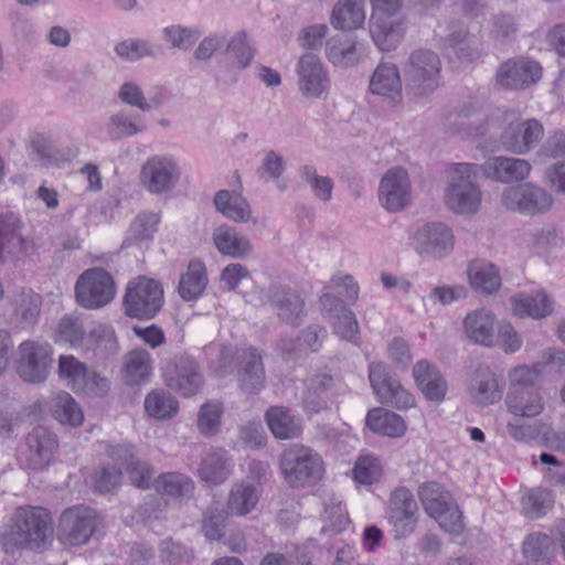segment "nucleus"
<instances>
[{
	"label": "nucleus",
	"instance_id": "26",
	"mask_svg": "<svg viewBox=\"0 0 565 565\" xmlns=\"http://www.w3.org/2000/svg\"><path fill=\"white\" fill-rule=\"evenodd\" d=\"M237 379L246 394H257L265 387V369L262 355L255 348H248L239 358Z\"/></svg>",
	"mask_w": 565,
	"mask_h": 565
},
{
	"label": "nucleus",
	"instance_id": "22",
	"mask_svg": "<svg viewBox=\"0 0 565 565\" xmlns=\"http://www.w3.org/2000/svg\"><path fill=\"white\" fill-rule=\"evenodd\" d=\"M26 465L34 470L46 468L58 448L56 435L50 429L38 426L26 437Z\"/></svg>",
	"mask_w": 565,
	"mask_h": 565
},
{
	"label": "nucleus",
	"instance_id": "30",
	"mask_svg": "<svg viewBox=\"0 0 565 565\" xmlns=\"http://www.w3.org/2000/svg\"><path fill=\"white\" fill-rule=\"evenodd\" d=\"M58 375L66 381L67 385L74 391H84L88 381H94L102 388L107 386V380L96 373L90 374L85 363L73 355H61L58 359Z\"/></svg>",
	"mask_w": 565,
	"mask_h": 565
},
{
	"label": "nucleus",
	"instance_id": "63",
	"mask_svg": "<svg viewBox=\"0 0 565 565\" xmlns=\"http://www.w3.org/2000/svg\"><path fill=\"white\" fill-rule=\"evenodd\" d=\"M86 330L78 317L65 315L57 327V337L60 341L71 344H77L83 341Z\"/></svg>",
	"mask_w": 565,
	"mask_h": 565
},
{
	"label": "nucleus",
	"instance_id": "6",
	"mask_svg": "<svg viewBox=\"0 0 565 565\" xmlns=\"http://www.w3.org/2000/svg\"><path fill=\"white\" fill-rule=\"evenodd\" d=\"M163 302L161 284L146 276H139L129 281L122 299L125 313L140 320L154 318Z\"/></svg>",
	"mask_w": 565,
	"mask_h": 565
},
{
	"label": "nucleus",
	"instance_id": "59",
	"mask_svg": "<svg viewBox=\"0 0 565 565\" xmlns=\"http://www.w3.org/2000/svg\"><path fill=\"white\" fill-rule=\"evenodd\" d=\"M116 54L126 61L135 62L142 57L156 56L153 46L143 39H128L115 45Z\"/></svg>",
	"mask_w": 565,
	"mask_h": 565
},
{
	"label": "nucleus",
	"instance_id": "15",
	"mask_svg": "<svg viewBox=\"0 0 565 565\" xmlns=\"http://www.w3.org/2000/svg\"><path fill=\"white\" fill-rule=\"evenodd\" d=\"M18 373L30 383H42L46 380L52 364V348L46 343L23 341L19 347Z\"/></svg>",
	"mask_w": 565,
	"mask_h": 565
},
{
	"label": "nucleus",
	"instance_id": "49",
	"mask_svg": "<svg viewBox=\"0 0 565 565\" xmlns=\"http://www.w3.org/2000/svg\"><path fill=\"white\" fill-rule=\"evenodd\" d=\"M14 315L23 326H33L41 312L42 297L31 289H23L14 297Z\"/></svg>",
	"mask_w": 565,
	"mask_h": 565
},
{
	"label": "nucleus",
	"instance_id": "43",
	"mask_svg": "<svg viewBox=\"0 0 565 565\" xmlns=\"http://www.w3.org/2000/svg\"><path fill=\"white\" fill-rule=\"evenodd\" d=\"M207 285V275L204 264L200 260L190 262L186 271L179 281V295L185 301L198 299Z\"/></svg>",
	"mask_w": 565,
	"mask_h": 565
},
{
	"label": "nucleus",
	"instance_id": "4",
	"mask_svg": "<svg viewBox=\"0 0 565 565\" xmlns=\"http://www.w3.org/2000/svg\"><path fill=\"white\" fill-rule=\"evenodd\" d=\"M403 2L404 0H370L372 14L369 30L374 44L381 51L394 50L404 39L405 21L391 20L401 11Z\"/></svg>",
	"mask_w": 565,
	"mask_h": 565
},
{
	"label": "nucleus",
	"instance_id": "36",
	"mask_svg": "<svg viewBox=\"0 0 565 565\" xmlns=\"http://www.w3.org/2000/svg\"><path fill=\"white\" fill-rule=\"evenodd\" d=\"M232 466L227 451L217 449L205 455L199 468V476L204 482L221 484L230 477Z\"/></svg>",
	"mask_w": 565,
	"mask_h": 565
},
{
	"label": "nucleus",
	"instance_id": "51",
	"mask_svg": "<svg viewBox=\"0 0 565 565\" xmlns=\"http://www.w3.org/2000/svg\"><path fill=\"white\" fill-rule=\"evenodd\" d=\"M326 55L335 66L348 67L359 61L355 43L343 38H331L326 43Z\"/></svg>",
	"mask_w": 565,
	"mask_h": 565
},
{
	"label": "nucleus",
	"instance_id": "47",
	"mask_svg": "<svg viewBox=\"0 0 565 565\" xmlns=\"http://www.w3.org/2000/svg\"><path fill=\"white\" fill-rule=\"evenodd\" d=\"M475 39L462 23H451L449 33L444 39V47L451 50L460 60L471 61L477 55Z\"/></svg>",
	"mask_w": 565,
	"mask_h": 565
},
{
	"label": "nucleus",
	"instance_id": "27",
	"mask_svg": "<svg viewBox=\"0 0 565 565\" xmlns=\"http://www.w3.org/2000/svg\"><path fill=\"white\" fill-rule=\"evenodd\" d=\"M370 90L396 105L402 102V81L397 66L380 63L370 79Z\"/></svg>",
	"mask_w": 565,
	"mask_h": 565
},
{
	"label": "nucleus",
	"instance_id": "14",
	"mask_svg": "<svg viewBox=\"0 0 565 565\" xmlns=\"http://www.w3.org/2000/svg\"><path fill=\"white\" fill-rule=\"evenodd\" d=\"M14 527L21 543L40 547L52 534L50 513L40 507L19 508L15 512Z\"/></svg>",
	"mask_w": 565,
	"mask_h": 565
},
{
	"label": "nucleus",
	"instance_id": "18",
	"mask_svg": "<svg viewBox=\"0 0 565 565\" xmlns=\"http://www.w3.org/2000/svg\"><path fill=\"white\" fill-rule=\"evenodd\" d=\"M380 204L388 212H399L411 202V181L403 168H392L382 178L379 188Z\"/></svg>",
	"mask_w": 565,
	"mask_h": 565
},
{
	"label": "nucleus",
	"instance_id": "64",
	"mask_svg": "<svg viewBox=\"0 0 565 565\" xmlns=\"http://www.w3.org/2000/svg\"><path fill=\"white\" fill-rule=\"evenodd\" d=\"M130 482L139 489H149L153 479L154 469L147 462L137 458L127 468Z\"/></svg>",
	"mask_w": 565,
	"mask_h": 565
},
{
	"label": "nucleus",
	"instance_id": "56",
	"mask_svg": "<svg viewBox=\"0 0 565 565\" xmlns=\"http://www.w3.org/2000/svg\"><path fill=\"white\" fill-rule=\"evenodd\" d=\"M198 28H188L180 24L166 26L162 30V38L172 49L181 51L190 50L201 36Z\"/></svg>",
	"mask_w": 565,
	"mask_h": 565
},
{
	"label": "nucleus",
	"instance_id": "46",
	"mask_svg": "<svg viewBox=\"0 0 565 565\" xmlns=\"http://www.w3.org/2000/svg\"><path fill=\"white\" fill-rule=\"evenodd\" d=\"M266 423L278 439H291L300 435V426L284 406H271L265 414Z\"/></svg>",
	"mask_w": 565,
	"mask_h": 565
},
{
	"label": "nucleus",
	"instance_id": "55",
	"mask_svg": "<svg viewBox=\"0 0 565 565\" xmlns=\"http://www.w3.org/2000/svg\"><path fill=\"white\" fill-rule=\"evenodd\" d=\"M298 173L303 182L310 185L315 196L322 202H329L332 198L334 183L329 177L319 175L312 164H305Z\"/></svg>",
	"mask_w": 565,
	"mask_h": 565
},
{
	"label": "nucleus",
	"instance_id": "23",
	"mask_svg": "<svg viewBox=\"0 0 565 565\" xmlns=\"http://www.w3.org/2000/svg\"><path fill=\"white\" fill-rule=\"evenodd\" d=\"M321 305L323 310L328 312L329 318L332 319L334 333L342 340L358 343L359 323L354 312L347 308L342 300L331 295H323Z\"/></svg>",
	"mask_w": 565,
	"mask_h": 565
},
{
	"label": "nucleus",
	"instance_id": "41",
	"mask_svg": "<svg viewBox=\"0 0 565 565\" xmlns=\"http://www.w3.org/2000/svg\"><path fill=\"white\" fill-rule=\"evenodd\" d=\"M152 371L150 353L143 349L132 350L126 354L124 361V379L129 385L146 383Z\"/></svg>",
	"mask_w": 565,
	"mask_h": 565
},
{
	"label": "nucleus",
	"instance_id": "12",
	"mask_svg": "<svg viewBox=\"0 0 565 565\" xmlns=\"http://www.w3.org/2000/svg\"><path fill=\"white\" fill-rule=\"evenodd\" d=\"M369 380L373 392L383 404L407 409L415 404V398L401 382L392 376L383 362H371Z\"/></svg>",
	"mask_w": 565,
	"mask_h": 565
},
{
	"label": "nucleus",
	"instance_id": "5",
	"mask_svg": "<svg viewBox=\"0 0 565 565\" xmlns=\"http://www.w3.org/2000/svg\"><path fill=\"white\" fill-rule=\"evenodd\" d=\"M279 467L291 488L312 486L321 480L324 465L321 456L303 446H291L280 456Z\"/></svg>",
	"mask_w": 565,
	"mask_h": 565
},
{
	"label": "nucleus",
	"instance_id": "52",
	"mask_svg": "<svg viewBox=\"0 0 565 565\" xmlns=\"http://www.w3.org/2000/svg\"><path fill=\"white\" fill-rule=\"evenodd\" d=\"M333 384V376L327 373H320L311 377L303 397L305 408L312 412L324 408L327 406V399L321 395L330 390Z\"/></svg>",
	"mask_w": 565,
	"mask_h": 565
},
{
	"label": "nucleus",
	"instance_id": "7",
	"mask_svg": "<svg viewBox=\"0 0 565 565\" xmlns=\"http://www.w3.org/2000/svg\"><path fill=\"white\" fill-rule=\"evenodd\" d=\"M418 497L425 512L449 533L462 529L461 514L451 494L438 482H425L418 488Z\"/></svg>",
	"mask_w": 565,
	"mask_h": 565
},
{
	"label": "nucleus",
	"instance_id": "31",
	"mask_svg": "<svg viewBox=\"0 0 565 565\" xmlns=\"http://www.w3.org/2000/svg\"><path fill=\"white\" fill-rule=\"evenodd\" d=\"M495 316L486 309L469 312L463 320L466 337L473 343L492 347Z\"/></svg>",
	"mask_w": 565,
	"mask_h": 565
},
{
	"label": "nucleus",
	"instance_id": "39",
	"mask_svg": "<svg viewBox=\"0 0 565 565\" xmlns=\"http://www.w3.org/2000/svg\"><path fill=\"white\" fill-rule=\"evenodd\" d=\"M365 425L376 434L393 438L402 437L406 431V424L403 417L383 408L369 411L365 417Z\"/></svg>",
	"mask_w": 565,
	"mask_h": 565
},
{
	"label": "nucleus",
	"instance_id": "33",
	"mask_svg": "<svg viewBox=\"0 0 565 565\" xmlns=\"http://www.w3.org/2000/svg\"><path fill=\"white\" fill-rule=\"evenodd\" d=\"M19 223L14 217L0 218V260H14L28 252V242L19 232Z\"/></svg>",
	"mask_w": 565,
	"mask_h": 565
},
{
	"label": "nucleus",
	"instance_id": "20",
	"mask_svg": "<svg viewBox=\"0 0 565 565\" xmlns=\"http://www.w3.org/2000/svg\"><path fill=\"white\" fill-rule=\"evenodd\" d=\"M266 295L281 321L294 327L301 323L306 310L305 300L298 291L286 285L271 284Z\"/></svg>",
	"mask_w": 565,
	"mask_h": 565
},
{
	"label": "nucleus",
	"instance_id": "61",
	"mask_svg": "<svg viewBox=\"0 0 565 565\" xmlns=\"http://www.w3.org/2000/svg\"><path fill=\"white\" fill-rule=\"evenodd\" d=\"M382 475V468L379 459L373 456H361L353 468V476L356 482L361 484H372L376 482Z\"/></svg>",
	"mask_w": 565,
	"mask_h": 565
},
{
	"label": "nucleus",
	"instance_id": "29",
	"mask_svg": "<svg viewBox=\"0 0 565 565\" xmlns=\"http://www.w3.org/2000/svg\"><path fill=\"white\" fill-rule=\"evenodd\" d=\"M469 394L476 404L488 406L501 399L503 387L489 366H479L470 379Z\"/></svg>",
	"mask_w": 565,
	"mask_h": 565
},
{
	"label": "nucleus",
	"instance_id": "21",
	"mask_svg": "<svg viewBox=\"0 0 565 565\" xmlns=\"http://www.w3.org/2000/svg\"><path fill=\"white\" fill-rule=\"evenodd\" d=\"M481 174L490 180L509 184L525 180L532 170L531 163L522 158L497 156L479 164Z\"/></svg>",
	"mask_w": 565,
	"mask_h": 565
},
{
	"label": "nucleus",
	"instance_id": "16",
	"mask_svg": "<svg viewBox=\"0 0 565 565\" xmlns=\"http://www.w3.org/2000/svg\"><path fill=\"white\" fill-rule=\"evenodd\" d=\"M418 507L413 493L405 487L396 488L390 498L387 520L396 539L411 535L417 524Z\"/></svg>",
	"mask_w": 565,
	"mask_h": 565
},
{
	"label": "nucleus",
	"instance_id": "2",
	"mask_svg": "<svg viewBox=\"0 0 565 565\" xmlns=\"http://www.w3.org/2000/svg\"><path fill=\"white\" fill-rule=\"evenodd\" d=\"M405 90L413 99H427L441 85V61L437 53L418 49L411 53L404 68Z\"/></svg>",
	"mask_w": 565,
	"mask_h": 565
},
{
	"label": "nucleus",
	"instance_id": "48",
	"mask_svg": "<svg viewBox=\"0 0 565 565\" xmlns=\"http://www.w3.org/2000/svg\"><path fill=\"white\" fill-rule=\"evenodd\" d=\"M160 216L157 213L143 211L140 212L131 222L124 247H130L132 244L152 239L158 230Z\"/></svg>",
	"mask_w": 565,
	"mask_h": 565
},
{
	"label": "nucleus",
	"instance_id": "54",
	"mask_svg": "<svg viewBox=\"0 0 565 565\" xmlns=\"http://www.w3.org/2000/svg\"><path fill=\"white\" fill-rule=\"evenodd\" d=\"M54 418L63 425L79 426L84 414L76 401L66 392L58 393L54 398Z\"/></svg>",
	"mask_w": 565,
	"mask_h": 565
},
{
	"label": "nucleus",
	"instance_id": "24",
	"mask_svg": "<svg viewBox=\"0 0 565 565\" xmlns=\"http://www.w3.org/2000/svg\"><path fill=\"white\" fill-rule=\"evenodd\" d=\"M417 248L423 254L441 257L454 247L451 230L443 223H428L422 226L415 236Z\"/></svg>",
	"mask_w": 565,
	"mask_h": 565
},
{
	"label": "nucleus",
	"instance_id": "34",
	"mask_svg": "<svg viewBox=\"0 0 565 565\" xmlns=\"http://www.w3.org/2000/svg\"><path fill=\"white\" fill-rule=\"evenodd\" d=\"M213 203L218 213L235 223L252 221V209L248 201L236 191H217Z\"/></svg>",
	"mask_w": 565,
	"mask_h": 565
},
{
	"label": "nucleus",
	"instance_id": "3",
	"mask_svg": "<svg viewBox=\"0 0 565 565\" xmlns=\"http://www.w3.org/2000/svg\"><path fill=\"white\" fill-rule=\"evenodd\" d=\"M479 164L456 163L445 190V204L456 214L470 215L479 211L482 192L477 184Z\"/></svg>",
	"mask_w": 565,
	"mask_h": 565
},
{
	"label": "nucleus",
	"instance_id": "44",
	"mask_svg": "<svg viewBox=\"0 0 565 565\" xmlns=\"http://www.w3.org/2000/svg\"><path fill=\"white\" fill-rule=\"evenodd\" d=\"M471 286L482 294H493L501 286V276L498 268L484 260L471 262L468 267Z\"/></svg>",
	"mask_w": 565,
	"mask_h": 565
},
{
	"label": "nucleus",
	"instance_id": "35",
	"mask_svg": "<svg viewBox=\"0 0 565 565\" xmlns=\"http://www.w3.org/2000/svg\"><path fill=\"white\" fill-rule=\"evenodd\" d=\"M505 404L511 414L520 417H535L544 409V403L537 390H509Z\"/></svg>",
	"mask_w": 565,
	"mask_h": 565
},
{
	"label": "nucleus",
	"instance_id": "45",
	"mask_svg": "<svg viewBox=\"0 0 565 565\" xmlns=\"http://www.w3.org/2000/svg\"><path fill=\"white\" fill-rule=\"evenodd\" d=\"M365 21L363 8L355 0H339L331 14V24L339 30L361 28Z\"/></svg>",
	"mask_w": 565,
	"mask_h": 565
},
{
	"label": "nucleus",
	"instance_id": "10",
	"mask_svg": "<svg viewBox=\"0 0 565 565\" xmlns=\"http://www.w3.org/2000/svg\"><path fill=\"white\" fill-rule=\"evenodd\" d=\"M115 292V281L103 268L87 269L75 285L76 301L86 309L106 306L114 299Z\"/></svg>",
	"mask_w": 565,
	"mask_h": 565
},
{
	"label": "nucleus",
	"instance_id": "53",
	"mask_svg": "<svg viewBox=\"0 0 565 565\" xmlns=\"http://www.w3.org/2000/svg\"><path fill=\"white\" fill-rule=\"evenodd\" d=\"M230 513L222 507L211 505L203 511L201 531L206 540L220 541L225 533Z\"/></svg>",
	"mask_w": 565,
	"mask_h": 565
},
{
	"label": "nucleus",
	"instance_id": "8",
	"mask_svg": "<svg viewBox=\"0 0 565 565\" xmlns=\"http://www.w3.org/2000/svg\"><path fill=\"white\" fill-rule=\"evenodd\" d=\"M100 526L102 519L96 510L84 505H74L66 509L60 516L58 540L64 545H85Z\"/></svg>",
	"mask_w": 565,
	"mask_h": 565
},
{
	"label": "nucleus",
	"instance_id": "50",
	"mask_svg": "<svg viewBox=\"0 0 565 565\" xmlns=\"http://www.w3.org/2000/svg\"><path fill=\"white\" fill-rule=\"evenodd\" d=\"M177 399L166 391H151L145 398V409L153 418L164 420L178 413Z\"/></svg>",
	"mask_w": 565,
	"mask_h": 565
},
{
	"label": "nucleus",
	"instance_id": "42",
	"mask_svg": "<svg viewBox=\"0 0 565 565\" xmlns=\"http://www.w3.org/2000/svg\"><path fill=\"white\" fill-rule=\"evenodd\" d=\"M157 492L177 500H189L194 493L193 480L180 472H166L154 480Z\"/></svg>",
	"mask_w": 565,
	"mask_h": 565
},
{
	"label": "nucleus",
	"instance_id": "38",
	"mask_svg": "<svg viewBox=\"0 0 565 565\" xmlns=\"http://www.w3.org/2000/svg\"><path fill=\"white\" fill-rule=\"evenodd\" d=\"M513 312L519 317L540 319L553 311V301L543 291L520 294L511 298Z\"/></svg>",
	"mask_w": 565,
	"mask_h": 565
},
{
	"label": "nucleus",
	"instance_id": "57",
	"mask_svg": "<svg viewBox=\"0 0 565 565\" xmlns=\"http://www.w3.org/2000/svg\"><path fill=\"white\" fill-rule=\"evenodd\" d=\"M554 552L553 539L543 533H533L523 543V553L534 563L550 559Z\"/></svg>",
	"mask_w": 565,
	"mask_h": 565
},
{
	"label": "nucleus",
	"instance_id": "17",
	"mask_svg": "<svg viewBox=\"0 0 565 565\" xmlns=\"http://www.w3.org/2000/svg\"><path fill=\"white\" fill-rule=\"evenodd\" d=\"M163 377L168 387L183 396L196 394L203 384V376L199 371V364L190 355L174 356L167 364Z\"/></svg>",
	"mask_w": 565,
	"mask_h": 565
},
{
	"label": "nucleus",
	"instance_id": "32",
	"mask_svg": "<svg viewBox=\"0 0 565 565\" xmlns=\"http://www.w3.org/2000/svg\"><path fill=\"white\" fill-rule=\"evenodd\" d=\"M262 491L248 481L233 483L227 495L225 510L235 516H246L253 512L260 499Z\"/></svg>",
	"mask_w": 565,
	"mask_h": 565
},
{
	"label": "nucleus",
	"instance_id": "28",
	"mask_svg": "<svg viewBox=\"0 0 565 565\" xmlns=\"http://www.w3.org/2000/svg\"><path fill=\"white\" fill-rule=\"evenodd\" d=\"M413 376L417 387L428 401H444L448 385L435 364L427 360L418 361L413 367Z\"/></svg>",
	"mask_w": 565,
	"mask_h": 565
},
{
	"label": "nucleus",
	"instance_id": "37",
	"mask_svg": "<svg viewBox=\"0 0 565 565\" xmlns=\"http://www.w3.org/2000/svg\"><path fill=\"white\" fill-rule=\"evenodd\" d=\"M106 129L110 140H121L143 132L147 125L139 114L119 110L109 117Z\"/></svg>",
	"mask_w": 565,
	"mask_h": 565
},
{
	"label": "nucleus",
	"instance_id": "60",
	"mask_svg": "<svg viewBox=\"0 0 565 565\" xmlns=\"http://www.w3.org/2000/svg\"><path fill=\"white\" fill-rule=\"evenodd\" d=\"M543 371V363L519 365L510 372V390H537L535 383Z\"/></svg>",
	"mask_w": 565,
	"mask_h": 565
},
{
	"label": "nucleus",
	"instance_id": "40",
	"mask_svg": "<svg viewBox=\"0 0 565 565\" xmlns=\"http://www.w3.org/2000/svg\"><path fill=\"white\" fill-rule=\"evenodd\" d=\"M224 62L233 71L247 68L255 56V49L248 43L244 31L235 33L225 42Z\"/></svg>",
	"mask_w": 565,
	"mask_h": 565
},
{
	"label": "nucleus",
	"instance_id": "25",
	"mask_svg": "<svg viewBox=\"0 0 565 565\" xmlns=\"http://www.w3.org/2000/svg\"><path fill=\"white\" fill-rule=\"evenodd\" d=\"M212 241L221 255L235 259H246L254 250L250 239L227 224L214 228Z\"/></svg>",
	"mask_w": 565,
	"mask_h": 565
},
{
	"label": "nucleus",
	"instance_id": "1",
	"mask_svg": "<svg viewBox=\"0 0 565 565\" xmlns=\"http://www.w3.org/2000/svg\"><path fill=\"white\" fill-rule=\"evenodd\" d=\"M460 135L465 137H494L497 130L503 150L518 156L527 154L537 147L544 136V127L535 118L522 119L515 110H498L489 117L479 115L472 121L461 120Z\"/></svg>",
	"mask_w": 565,
	"mask_h": 565
},
{
	"label": "nucleus",
	"instance_id": "19",
	"mask_svg": "<svg viewBox=\"0 0 565 565\" xmlns=\"http://www.w3.org/2000/svg\"><path fill=\"white\" fill-rule=\"evenodd\" d=\"M541 65L533 60L511 58L500 65L497 71V83L507 89H525L540 81Z\"/></svg>",
	"mask_w": 565,
	"mask_h": 565
},
{
	"label": "nucleus",
	"instance_id": "11",
	"mask_svg": "<svg viewBox=\"0 0 565 565\" xmlns=\"http://www.w3.org/2000/svg\"><path fill=\"white\" fill-rule=\"evenodd\" d=\"M296 74L298 90L305 98L319 99L329 94L331 79L318 55L302 54L297 62Z\"/></svg>",
	"mask_w": 565,
	"mask_h": 565
},
{
	"label": "nucleus",
	"instance_id": "9",
	"mask_svg": "<svg viewBox=\"0 0 565 565\" xmlns=\"http://www.w3.org/2000/svg\"><path fill=\"white\" fill-rule=\"evenodd\" d=\"M502 205L525 216L542 215L554 204L553 195L532 182L505 188L501 193Z\"/></svg>",
	"mask_w": 565,
	"mask_h": 565
},
{
	"label": "nucleus",
	"instance_id": "62",
	"mask_svg": "<svg viewBox=\"0 0 565 565\" xmlns=\"http://www.w3.org/2000/svg\"><path fill=\"white\" fill-rule=\"evenodd\" d=\"M553 501L550 493L542 490H532L523 500V507L527 518L535 520L547 513L552 508Z\"/></svg>",
	"mask_w": 565,
	"mask_h": 565
},
{
	"label": "nucleus",
	"instance_id": "58",
	"mask_svg": "<svg viewBox=\"0 0 565 565\" xmlns=\"http://www.w3.org/2000/svg\"><path fill=\"white\" fill-rule=\"evenodd\" d=\"M223 405L217 401L203 404L198 414V428L204 436H214L221 427Z\"/></svg>",
	"mask_w": 565,
	"mask_h": 565
},
{
	"label": "nucleus",
	"instance_id": "13",
	"mask_svg": "<svg viewBox=\"0 0 565 565\" xmlns=\"http://www.w3.org/2000/svg\"><path fill=\"white\" fill-rule=\"evenodd\" d=\"M178 163L168 156L156 154L146 160L140 169V183L152 194L170 192L178 183Z\"/></svg>",
	"mask_w": 565,
	"mask_h": 565
}]
</instances>
